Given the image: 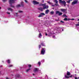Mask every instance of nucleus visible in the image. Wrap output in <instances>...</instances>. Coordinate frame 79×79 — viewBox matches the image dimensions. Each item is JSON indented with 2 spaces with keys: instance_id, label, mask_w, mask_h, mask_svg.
Masks as SVG:
<instances>
[{
  "instance_id": "nucleus-1",
  "label": "nucleus",
  "mask_w": 79,
  "mask_h": 79,
  "mask_svg": "<svg viewBox=\"0 0 79 79\" xmlns=\"http://www.w3.org/2000/svg\"><path fill=\"white\" fill-rule=\"evenodd\" d=\"M40 6H42L43 7V8L42 7H39L38 8V9L39 10H40L41 11H44V10H45V9H48V5L46 6V4H42L41 3L40 5Z\"/></svg>"
},
{
  "instance_id": "nucleus-2",
  "label": "nucleus",
  "mask_w": 79,
  "mask_h": 79,
  "mask_svg": "<svg viewBox=\"0 0 79 79\" xmlns=\"http://www.w3.org/2000/svg\"><path fill=\"white\" fill-rule=\"evenodd\" d=\"M59 2L60 3H62V4H63V5H64V6H66V2H65V1H62V0H59Z\"/></svg>"
},
{
  "instance_id": "nucleus-3",
  "label": "nucleus",
  "mask_w": 79,
  "mask_h": 79,
  "mask_svg": "<svg viewBox=\"0 0 79 79\" xmlns=\"http://www.w3.org/2000/svg\"><path fill=\"white\" fill-rule=\"evenodd\" d=\"M45 52V50L44 48H43L41 51V55H44Z\"/></svg>"
},
{
  "instance_id": "nucleus-4",
  "label": "nucleus",
  "mask_w": 79,
  "mask_h": 79,
  "mask_svg": "<svg viewBox=\"0 0 79 79\" xmlns=\"http://www.w3.org/2000/svg\"><path fill=\"white\" fill-rule=\"evenodd\" d=\"M78 2V0H75L74 2H73L72 3V4L73 5H75L76 4H77Z\"/></svg>"
},
{
  "instance_id": "nucleus-5",
  "label": "nucleus",
  "mask_w": 79,
  "mask_h": 79,
  "mask_svg": "<svg viewBox=\"0 0 79 79\" xmlns=\"http://www.w3.org/2000/svg\"><path fill=\"white\" fill-rule=\"evenodd\" d=\"M16 0H10L9 1L10 4H12V3H14L15 2V1Z\"/></svg>"
},
{
  "instance_id": "nucleus-6",
  "label": "nucleus",
  "mask_w": 79,
  "mask_h": 79,
  "mask_svg": "<svg viewBox=\"0 0 79 79\" xmlns=\"http://www.w3.org/2000/svg\"><path fill=\"white\" fill-rule=\"evenodd\" d=\"M56 14H59V16H61V15H62V13L60 12V11H56Z\"/></svg>"
},
{
  "instance_id": "nucleus-7",
  "label": "nucleus",
  "mask_w": 79,
  "mask_h": 79,
  "mask_svg": "<svg viewBox=\"0 0 79 79\" xmlns=\"http://www.w3.org/2000/svg\"><path fill=\"white\" fill-rule=\"evenodd\" d=\"M38 71H39V69L36 68H35L33 70V71L35 73H36V72H37Z\"/></svg>"
},
{
  "instance_id": "nucleus-8",
  "label": "nucleus",
  "mask_w": 79,
  "mask_h": 79,
  "mask_svg": "<svg viewBox=\"0 0 79 79\" xmlns=\"http://www.w3.org/2000/svg\"><path fill=\"white\" fill-rule=\"evenodd\" d=\"M33 3L34 5H35L36 4H39V2H38L35 1H33Z\"/></svg>"
},
{
  "instance_id": "nucleus-9",
  "label": "nucleus",
  "mask_w": 79,
  "mask_h": 79,
  "mask_svg": "<svg viewBox=\"0 0 79 79\" xmlns=\"http://www.w3.org/2000/svg\"><path fill=\"white\" fill-rule=\"evenodd\" d=\"M8 10L10 11H13V10L11 8H8Z\"/></svg>"
},
{
  "instance_id": "nucleus-10",
  "label": "nucleus",
  "mask_w": 79,
  "mask_h": 79,
  "mask_svg": "<svg viewBox=\"0 0 79 79\" xmlns=\"http://www.w3.org/2000/svg\"><path fill=\"white\" fill-rule=\"evenodd\" d=\"M42 34H41V33H40L39 35V36H38L39 38L41 39V38H42Z\"/></svg>"
},
{
  "instance_id": "nucleus-11",
  "label": "nucleus",
  "mask_w": 79,
  "mask_h": 79,
  "mask_svg": "<svg viewBox=\"0 0 79 79\" xmlns=\"http://www.w3.org/2000/svg\"><path fill=\"white\" fill-rule=\"evenodd\" d=\"M64 76L65 78H66V79H69V77H71V76H68L66 75H65Z\"/></svg>"
},
{
  "instance_id": "nucleus-12",
  "label": "nucleus",
  "mask_w": 79,
  "mask_h": 79,
  "mask_svg": "<svg viewBox=\"0 0 79 79\" xmlns=\"http://www.w3.org/2000/svg\"><path fill=\"white\" fill-rule=\"evenodd\" d=\"M60 10L62 12H63L64 13L65 12V11H66V10L64 9H60Z\"/></svg>"
},
{
  "instance_id": "nucleus-13",
  "label": "nucleus",
  "mask_w": 79,
  "mask_h": 79,
  "mask_svg": "<svg viewBox=\"0 0 79 79\" xmlns=\"http://www.w3.org/2000/svg\"><path fill=\"white\" fill-rule=\"evenodd\" d=\"M16 7L17 8H19V7H21V5H20V4L17 5L16 6Z\"/></svg>"
},
{
  "instance_id": "nucleus-14",
  "label": "nucleus",
  "mask_w": 79,
  "mask_h": 79,
  "mask_svg": "<svg viewBox=\"0 0 79 79\" xmlns=\"http://www.w3.org/2000/svg\"><path fill=\"white\" fill-rule=\"evenodd\" d=\"M18 12L19 13H23V11L22 10H19L18 11Z\"/></svg>"
},
{
  "instance_id": "nucleus-15",
  "label": "nucleus",
  "mask_w": 79,
  "mask_h": 79,
  "mask_svg": "<svg viewBox=\"0 0 79 79\" xmlns=\"http://www.w3.org/2000/svg\"><path fill=\"white\" fill-rule=\"evenodd\" d=\"M49 11V10H47L45 11V14H48V13Z\"/></svg>"
},
{
  "instance_id": "nucleus-16",
  "label": "nucleus",
  "mask_w": 79,
  "mask_h": 79,
  "mask_svg": "<svg viewBox=\"0 0 79 79\" xmlns=\"http://www.w3.org/2000/svg\"><path fill=\"white\" fill-rule=\"evenodd\" d=\"M71 1H72V0H69L68 1H67V2L68 3H70Z\"/></svg>"
},
{
  "instance_id": "nucleus-17",
  "label": "nucleus",
  "mask_w": 79,
  "mask_h": 79,
  "mask_svg": "<svg viewBox=\"0 0 79 79\" xmlns=\"http://www.w3.org/2000/svg\"><path fill=\"white\" fill-rule=\"evenodd\" d=\"M67 74L68 76H70V75L71 74V73L69 72H67Z\"/></svg>"
},
{
  "instance_id": "nucleus-18",
  "label": "nucleus",
  "mask_w": 79,
  "mask_h": 79,
  "mask_svg": "<svg viewBox=\"0 0 79 79\" xmlns=\"http://www.w3.org/2000/svg\"><path fill=\"white\" fill-rule=\"evenodd\" d=\"M41 45H42L43 46H45V44H44V43L42 42L41 43Z\"/></svg>"
},
{
  "instance_id": "nucleus-19",
  "label": "nucleus",
  "mask_w": 79,
  "mask_h": 79,
  "mask_svg": "<svg viewBox=\"0 0 79 79\" xmlns=\"http://www.w3.org/2000/svg\"><path fill=\"white\" fill-rule=\"evenodd\" d=\"M41 14L43 16H45V13H41Z\"/></svg>"
},
{
  "instance_id": "nucleus-20",
  "label": "nucleus",
  "mask_w": 79,
  "mask_h": 79,
  "mask_svg": "<svg viewBox=\"0 0 79 79\" xmlns=\"http://www.w3.org/2000/svg\"><path fill=\"white\" fill-rule=\"evenodd\" d=\"M42 14H40L39 16H38V17L39 18H40V17H42Z\"/></svg>"
},
{
  "instance_id": "nucleus-21",
  "label": "nucleus",
  "mask_w": 79,
  "mask_h": 79,
  "mask_svg": "<svg viewBox=\"0 0 79 79\" xmlns=\"http://www.w3.org/2000/svg\"><path fill=\"white\" fill-rule=\"evenodd\" d=\"M62 17L64 16V17H65V18H67V16L66 15V14H64L62 16Z\"/></svg>"
},
{
  "instance_id": "nucleus-22",
  "label": "nucleus",
  "mask_w": 79,
  "mask_h": 79,
  "mask_svg": "<svg viewBox=\"0 0 79 79\" xmlns=\"http://www.w3.org/2000/svg\"><path fill=\"white\" fill-rule=\"evenodd\" d=\"M11 4H10V7H11L12 8H14V7H15V6H12V5H11Z\"/></svg>"
},
{
  "instance_id": "nucleus-23",
  "label": "nucleus",
  "mask_w": 79,
  "mask_h": 79,
  "mask_svg": "<svg viewBox=\"0 0 79 79\" xmlns=\"http://www.w3.org/2000/svg\"><path fill=\"white\" fill-rule=\"evenodd\" d=\"M54 2H55L56 3H58V1L57 0H55Z\"/></svg>"
},
{
  "instance_id": "nucleus-24",
  "label": "nucleus",
  "mask_w": 79,
  "mask_h": 79,
  "mask_svg": "<svg viewBox=\"0 0 79 79\" xmlns=\"http://www.w3.org/2000/svg\"><path fill=\"white\" fill-rule=\"evenodd\" d=\"M30 70V69H28L26 70V72H27H27H29V71Z\"/></svg>"
},
{
  "instance_id": "nucleus-25",
  "label": "nucleus",
  "mask_w": 79,
  "mask_h": 79,
  "mask_svg": "<svg viewBox=\"0 0 79 79\" xmlns=\"http://www.w3.org/2000/svg\"><path fill=\"white\" fill-rule=\"evenodd\" d=\"M50 13L51 14V15H53L54 14V12L53 11L51 12Z\"/></svg>"
},
{
  "instance_id": "nucleus-26",
  "label": "nucleus",
  "mask_w": 79,
  "mask_h": 79,
  "mask_svg": "<svg viewBox=\"0 0 79 79\" xmlns=\"http://www.w3.org/2000/svg\"><path fill=\"white\" fill-rule=\"evenodd\" d=\"M55 5H56V6H59V5L58 3L55 4Z\"/></svg>"
},
{
  "instance_id": "nucleus-27",
  "label": "nucleus",
  "mask_w": 79,
  "mask_h": 79,
  "mask_svg": "<svg viewBox=\"0 0 79 79\" xmlns=\"http://www.w3.org/2000/svg\"><path fill=\"white\" fill-rule=\"evenodd\" d=\"M7 63H10V60H7Z\"/></svg>"
},
{
  "instance_id": "nucleus-28",
  "label": "nucleus",
  "mask_w": 79,
  "mask_h": 79,
  "mask_svg": "<svg viewBox=\"0 0 79 79\" xmlns=\"http://www.w3.org/2000/svg\"><path fill=\"white\" fill-rule=\"evenodd\" d=\"M64 21H68V19L66 18H65L64 19Z\"/></svg>"
},
{
  "instance_id": "nucleus-29",
  "label": "nucleus",
  "mask_w": 79,
  "mask_h": 79,
  "mask_svg": "<svg viewBox=\"0 0 79 79\" xmlns=\"http://www.w3.org/2000/svg\"><path fill=\"white\" fill-rule=\"evenodd\" d=\"M41 64V63L40 62H38V64H39V66H40V64Z\"/></svg>"
},
{
  "instance_id": "nucleus-30",
  "label": "nucleus",
  "mask_w": 79,
  "mask_h": 79,
  "mask_svg": "<svg viewBox=\"0 0 79 79\" xmlns=\"http://www.w3.org/2000/svg\"><path fill=\"white\" fill-rule=\"evenodd\" d=\"M8 66H9V67H12V66H13V65H9Z\"/></svg>"
},
{
  "instance_id": "nucleus-31",
  "label": "nucleus",
  "mask_w": 79,
  "mask_h": 79,
  "mask_svg": "<svg viewBox=\"0 0 79 79\" xmlns=\"http://www.w3.org/2000/svg\"><path fill=\"white\" fill-rule=\"evenodd\" d=\"M76 26H79V24H76Z\"/></svg>"
},
{
  "instance_id": "nucleus-32",
  "label": "nucleus",
  "mask_w": 79,
  "mask_h": 79,
  "mask_svg": "<svg viewBox=\"0 0 79 79\" xmlns=\"http://www.w3.org/2000/svg\"><path fill=\"white\" fill-rule=\"evenodd\" d=\"M16 16H19L18 15V13H16Z\"/></svg>"
},
{
  "instance_id": "nucleus-33",
  "label": "nucleus",
  "mask_w": 79,
  "mask_h": 79,
  "mask_svg": "<svg viewBox=\"0 0 79 79\" xmlns=\"http://www.w3.org/2000/svg\"><path fill=\"white\" fill-rule=\"evenodd\" d=\"M39 48L40 49V48H41V45H39Z\"/></svg>"
},
{
  "instance_id": "nucleus-34",
  "label": "nucleus",
  "mask_w": 79,
  "mask_h": 79,
  "mask_svg": "<svg viewBox=\"0 0 79 79\" xmlns=\"http://www.w3.org/2000/svg\"><path fill=\"white\" fill-rule=\"evenodd\" d=\"M6 0H2V1H3V2H6Z\"/></svg>"
},
{
  "instance_id": "nucleus-35",
  "label": "nucleus",
  "mask_w": 79,
  "mask_h": 79,
  "mask_svg": "<svg viewBox=\"0 0 79 79\" xmlns=\"http://www.w3.org/2000/svg\"><path fill=\"white\" fill-rule=\"evenodd\" d=\"M26 21L27 23H29V22H28L29 21L27 20H26Z\"/></svg>"
},
{
  "instance_id": "nucleus-36",
  "label": "nucleus",
  "mask_w": 79,
  "mask_h": 79,
  "mask_svg": "<svg viewBox=\"0 0 79 79\" xmlns=\"http://www.w3.org/2000/svg\"><path fill=\"white\" fill-rule=\"evenodd\" d=\"M7 14H8V15H10V13H9L8 12H7Z\"/></svg>"
},
{
  "instance_id": "nucleus-37",
  "label": "nucleus",
  "mask_w": 79,
  "mask_h": 79,
  "mask_svg": "<svg viewBox=\"0 0 79 79\" xmlns=\"http://www.w3.org/2000/svg\"><path fill=\"white\" fill-rule=\"evenodd\" d=\"M48 3H49V4H50V3H51V2H50L49 1H48Z\"/></svg>"
},
{
  "instance_id": "nucleus-38",
  "label": "nucleus",
  "mask_w": 79,
  "mask_h": 79,
  "mask_svg": "<svg viewBox=\"0 0 79 79\" xmlns=\"http://www.w3.org/2000/svg\"><path fill=\"white\" fill-rule=\"evenodd\" d=\"M70 20H72L73 21H74V19H70Z\"/></svg>"
},
{
  "instance_id": "nucleus-39",
  "label": "nucleus",
  "mask_w": 79,
  "mask_h": 79,
  "mask_svg": "<svg viewBox=\"0 0 79 79\" xmlns=\"http://www.w3.org/2000/svg\"><path fill=\"white\" fill-rule=\"evenodd\" d=\"M53 38H54V39H56V37H55V36H53Z\"/></svg>"
},
{
  "instance_id": "nucleus-40",
  "label": "nucleus",
  "mask_w": 79,
  "mask_h": 79,
  "mask_svg": "<svg viewBox=\"0 0 79 79\" xmlns=\"http://www.w3.org/2000/svg\"><path fill=\"white\" fill-rule=\"evenodd\" d=\"M25 0V2H26V3H27V0Z\"/></svg>"
},
{
  "instance_id": "nucleus-41",
  "label": "nucleus",
  "mask_w": 79,
  "mask_h": 79,
  "mask_svg": "<svg viewBox=\"0 0 79 79\" xmlns=\"http://www.w3.org/2000/svg\"><path fill=\"white\" fill-rule=\"evenodd\" d=\"M61 23H64V22L61 21H60Z\"/></svg>"
},
{
  "instance_id": "nucleus-42",
  "label": "nucleus",
  "mask_w": 79,
  "mask_h": 79,
  "mask_svg": "<svg viewBox=\"0 0 79 79\" xmlns=\"http://www.w3.org/2000/svg\"><path fill=\"white\" fill-rule=\"evenodd\" d=\"M42 61H43V62H44V61H45V60L44 59Z\"/></svg>"
},
{
  "instance_id": "nucleus-43",
  "label": "nucleus",
  "mask_w": 79,
  "mask_h": 79,
  "mask_svg": "<svg viewBox=\"0 0 79 79\" xmlns=\"http://www.w3.org/2000/svg\"><path fill=\"white\" fill-rule=\"evenodd\" d=\"M55 6V5H52V6Z\"/></svg>"
},
{
  "instance_id": "nucleus-44",
  "label": "nucleus",
  "mask_w": 79,
  "mask_h": 79,
  "mask_svg": "<svg viewBox=\"0 0 79 79\" xmlns=\"http://www.w3.org/2000/svg\"><path fill=\"white\" fill-rule=\"evenodd\" d=\"M75 79H77V77H75Z\"/></svg>"
},
{
  "instance_id": "nucleus-45",
  "label": "nucleus",
  "mask_w": 79,
  "mask_h": 79,
  "mask_svg": "<svg viewBox=\"0 0 79 79\" xmlns=\"http://www.w3.org/2000/svg\"><path fill=\"white\" fill-rule=\"evenodd\" d=\"M47 33H46L45 35H47Z\"/></svg>"
},
{
  "instance_id": "nucleus-46",
  "label": "nucleus",
  "mask_w": 79,
  "mask_h": 79,
  "mask_svg": "<svg viewBox=\"0 0 79 79\" xmlns=\"http://www.w3.org/2000/svg\"><path fill=\"white\" fill-rule=\"evenodd\" d=\"M33 76H35V74H33Z\"/></svg>"
},
{
  "instance_id": "nucleus-47",
  "label": "nucleus",
  "mask_w": 79,
  "mask_h": 79,
  "mask_svg": "<svg viewBox=\"0 0 79 79\" xmlns=\"http://www.w3.org/2000/svg\"><path fill=\"white\" fill-rule=\"evenodd\" d=\"M28 66H29V68H30V65H28Z\"/></svg>"
},
{
  "instance_id": "nucleus-48",
  "label": "nucleus",
  "mask_w": 79,
  "mask_h": 79,
  "mask_svg": "<svg viewBox=\"0 0 79 79\" xmlns=\"http://www.w3.org/2000/svg\"><path fill=\"white\" fill-rule=\"evenodd\" d=\"M78 21H79V19L77 20Z\"/></svg>"
},
{
  "instance_id": "nucleus-49",
  "label": "nucleus",
  "mask_w": 79,
  "mask_h": 79,
  "mask_svg": "<svg viewBox=\"0 0 79 79\" xmlns=\"http://www.w3.org/2000/svg\"><path fill=\"white\" fill-rule=\"evenodd\" d=\"M68 7H69V5H68Z\"/></svg>"
},
{
  "instance_id": "nucleus-50",
  "label": "nucleus",
  "mask_w": 79,
  "mask_h": 79,
  "mask_svg": "<svg viewBox=\"0 0 79 79\" xmlns=\"http://www.w3.org/2000/svg\"><path fill=\"white\" fill-rule=\"evenodd\" d=\"M62 31H64V29H62Z\"/></svg>"
},
{
  "instance_id": "nucleus-51",
  "label": "nucleus",
  "mask_w": 79,
  "mask_h": 79,
  "mask_svg": "<svg viewBox=\"0 0 79 79\" xmlns=\"http://www.w3.org/2000/svg\"><path fill=\"white\" fill-rule=\"evenodd\" d=\"M31 65H30V67H31Z\"/></svg>"
},
{
  "instance_id": "nucleus-52",
  "label": "nucleus",
  "mask_w": 79,
  "mask_h": 79,
  "mask_svg": "<svg viewBox=\"0 0 79 79\" xmlns=\"http://www.w3.org/2000/svg\"><path fill=\"white\" fill-rule=\"evenodd\" d=\"M1 74V72H0V74Z\"/></svg>"
},
{
  "instance_id": "nucleus-53",
  "label": "nucleus",
  "mask_w": 79,
  "mask_h": 79,
  "mask_svg": "<svg viewBox=\"0 0 79 79\" xmlns=\"http://www.w3.org/2000/svg\"><path fill=\"white\" fill-rule=\"evenodd\" d=\"M1 9V7H0V9Z\"/></svg>"
},
{
  "instance_id": "nucleus-54",
  "label": "nucleus",
  "mask_w": 79,
  "mask_h": 79,
  "mask_svg": "<svg viewBox=\"0 0 79 79\" xmlns=\"http://www.w3.org/2000/svg\"><path fill=\"white\" fill-rule=\"evenodd\" d=\"M19 77V76L18 77Z\"/></svg>"
},
{
  "instance_id": "nucleus-55",
  "label": "nucleus",
  "mask_w": 79,
  "mask_h": 79,
  "mask_svg": "<svg viewBox=\"0 0 79 79\" xmlns=\"http://www.w3.org/2000/svg\"><path fill=\"white\" fill-rule=\"evenodd\" d=\"M78 79H79V77H78Z\"/></svg>"
}]
</instances>
